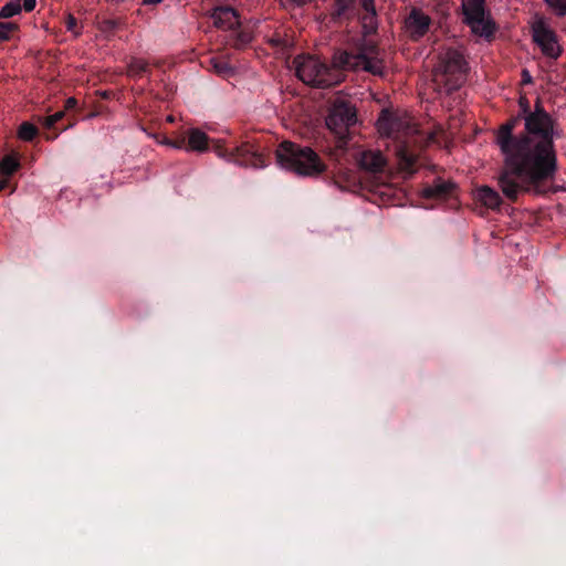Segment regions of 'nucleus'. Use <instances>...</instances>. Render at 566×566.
<instances>
[{"instance_id": "obj_37", "label": "nucleus", "mask_w": 566, "mask_h": 566, "mask_svg": "<svg viewBox=\"0 0 566 566\" xmlns=\"http://www.w3.org/2000/svg\"><path fill=\"white\" fill-rule=\"evenodd\" d=\"M143 1H144V3H146V4H156V3L161 2V0H143Z\"/></svg>"}, {"instance_id": "obj_5", "label": "nucleus", "mask_w": 566, "mask_h": 566, "mask_svg": "<svg viewBox=\"0 0 566 566\" xmlns=\"http://www.w3.org/2000/svg\"><path fill=\"white\" fill-rule=\"evenodd\" d=\"M296 75L305 84L313 86H331L342 81L340 75H333L318 59L314 56H298L294 60Z\"/></svg>"}, {"instance_id": "obj_8", "label": "nucleus", "mask_w": 566, "mask_h": 566, "mask_svg": "<svg viewBox=\"0 0 566 566\" xmlns=\"http://www.w3.org/2000/svg\"><path fill=\"white\" fill-rule=\"evenodd\" d=\"M355 123L356 111L346 102L335 104L326 118V126L339 139H344L347 136L348 128Z\"/></svg>"}, {"instance_id": "obj_9", "label": "nucleus", "mask_w": 566, "mask_h": 566, "mask_svg": "<svg viewBox=\"0 0 566 566\" xmlns=\"http://www.w3.org/2000/svg\"><path fill=\"white\" fill-rule=\"evenodd\" d=\"M431 19L419 9H411L405 20L406 32L413 39L423 36L429 30Z\"/></svg>"}, {"instance_id": "obj_7", "label": "nucleus", "mask_w": 566, "mask_h": 566, "mask_svg": "<svg viewBox=\"0 0 566 566\" xmlns=\"http://www.w3.org/2000/svg\"><path fill=\"white\" fill-rule=\"evenodd\" d=\"M531 27L533 39L541 48L543 54L551 59H557L560 56L563 49L547 20L544 17L536 14L532 19Z\"/></svg>"}, {"instance_id": "obj_27", "label": "nucleus", "mask_w": 566, "mask_h": 566, "mask_svg": "<svg viewBox=\"0 0 566 566\" xmlns=\"http://www.w3.org/2000/svg\"><path fill=\"white\" fill-rule=\"evenodd\" d=\"M251 41H252V33L247 30H242L237 34L235 45L243 46V45L250 43Z\"/></svg>"}, {"instance_id": "obj_1", "label": "nucleus", "mask_w": 566, "mask_h": 566, "mask_svg": "<svg viewBox=\"0 0 566 566\" xmlns=\"http://www.w3.org/2000/svg\"><path fill=\"white\" fill-rule=\"evenodd\" d=\"M518 118L503 125L496 140L504 156L505 170L499 178L505 197L515 199L539 182L553 178L556 171L554 127L549 115L542 108L525 116V134L512 137Z\"/></svg>"}, {"instance_id": "obj_16", "label": "nucleus", "mask_w": 566, "mask_h": 566, "mask_svg": "<svg viewBox=\"0 0 566 566\" xmlns=\"http://www.w3.org/2000/svg\"><path fill=\"white\" fill-rule=\"evenodd\" d=\"M394 115L384 111L377 120V129L381 135L391 136L394 134Z\"/></svg>"}, {"instance_id": "obj_25", "label": "nucleus", "mask_w": 566, "mask_h": 566, "mask_svg": "<svg viewBox=\"0 0 566 566\" xmlns=\"http://www.w3.org/2000/svg\"><path fill=\"white\" fill-rule=\"evenodd\" d=\"M147 67V63L144 60L135 59L129 64V72L133 75H137L144 72Z\"/></svg>"}, {"instance_id": "obj_39", "label": "nucleus", "mask_w": 566, "mask_h": 566, "mask_svg": "<svg viewBox=\"0 0 566 566\" xmlns=\"http://www.w3.org/2000/svg\"><path fill=\"white\" fill-rule=\"evenodd\" d=\"M293 1L298 3V4H302V3H305L307 0H293Z\"/></svg>"}, {"instance_id": "obj_30", "label": "nucleus", "mask_w": 566, "mask_h": 566, "mask_svg": "<svg viewBox=\"0 0 566 566\" xmlns=\"http://www.w3.org/2000/svg\"><path fill=\"white\" fill-rule=\"evenodd\" d=\"M532 82V76L527 70H524L522 72V83L523 84H530Z\"/></svg>"}, {"instance_id": "obj_17", "label": "nucleus", "mask_w": 566, "mask_h": 566, "mask_svg": "<svg viewBox=\"0 0 566 566\" xmlns=\"http://www.w3.org/2000/svg\"><path fill=\"white\" fill-rule=\"evenodd\" d=\"M394 120H396L392 124L394 134L399 133V132H406V133H415L416 132V129L412 128L411 118L409 116L394 115Z\"/></svg>"}, {"instance_id": "obj_6", "label": "nucleus", "mask_w": 566, "mask_h": 566, "mask_svg": "<svg viewBox=\"0 0 566 566\" xmlns=\"http://www.w3.org/2000/svg\"><path fill=\"white\" fill-rule=\"evenodd\" d=\"M464 21L471 32L480 38H490L495 25L484 7V0H462Z\"/></svg>"}, {"instance_id": "obj_34", "label": "nucleus", "mask_w": 566, "mask_h": 566, "mask_svg": "<svg viewBox=\"0 0 566 566\" xmlns=\"http://www.w3.org/2000/svg\"><path fill=\"white\" fill-rule=\"evenodd\" d=\"M520 105H521L523 112L526 113L527 112V101L525 97H521Z\"/></svg>"}, {"instance_id": "obj_26", "label": "nucleus", "mask_w": 566, "mask_h": 566, "mask_svg": "<svg viewBox=\"0 0 566 566\" xmlns=\"http://www.w3.org/2000/svg\"><path fill=\"white\" fill-rule=\"evenodd\" d=\"M15 25L11 22L0 21V41L8 40Z\"/></svg>"}, {"instance_id": "obj_18", "label": "nucleus", "mask_w": 566, "mask_h": 566, "mask_svg": "<svg viewBox=\"0 0 566 566\" xmlns=\"http://www.w3.org/2000/svg\"><path fill=\"white\" fill-rule=\"evenodd\" d=\"M210 63H211V67H212L213 72L218 75L229 76L233 72V70L229 65V63L219 57L211 59Z\"/></svg>"}, {"instance_id": "obj_20", "label": "nucleus", "mask_w": 566, "mask_h": 566, "mask_svg": "<svg viewBox=\"0 0 566 566\" xmlns=\"http://www.w3.org/2000/svg\"><path fill=\"white\" fill-rule=\"evenodd\" d=\"M19 168V161L13 156H6L0 161V171L6 176H11Z\"/></svg>"}, {"instance_id": "obj_32", "label": "nucleus", "mask_w": 566, "mask_h": 566, "mask_svg": "<svg viewBox=\"0 0 566 566\" xmlns=\"http://www.w3.org/2000/svg\"><path fill=\"white\" fill-rule=\"evenodd\" d=\"M76 104H77V101L74 97H69L65 102V108L71 109V108L75 107Z\"/></svg>"}, {"instance_id": "obj_36", "label": "nucleus", "mask_w": 566, "mask_h": 566, "mask_svg": "<svg viewBox=\"0 0 566 566\" xmlns=\"http://www.w3.org/2000/svg\"><path fill=\"white\" fill-rule=\"evenodd\" d=\"M163 144L168 145V146H171V147H174V148H180V146H179V145H177V144H175V143H171V142H170V140H168V139L164 140V142H163Z\"/></svg>"}, {"instance_id": "obj_21", "label": "nucleus", "mask_w": 566, "mask_h": 566, "mask_svg": "<svg viewBox=\"0 0 566 566\" xmlns=\"http://www.w3.org/2000/svg\"><path fill=\"white\" fill-rule=\"evenodd\" d=\"M21 12V4L18 0H12L2 7L0 18L8 19Z\"/></svg>"}, {"instance_id": "obj_29", "label": "nucleus", "mask_w": 566, "mask_h": 566, "mask_svg": "<svg viewBox=\"0 0 566 566\" xmlns=\"http://www.w3.org/2000/svg\"><path fill=\"white\" fill-rule=\"evenodd\" d=\"M25 11H32L35 7L36 0H18Z\"/></svg>"}, {"instance_id": "obj_31", "label": "nucleus", "mask_w": 566, "mask_h": 566, "mask_svg": "<svg viewBox=\"0 0 566 566\" xmlns=\"http://www.w3.org/2000/svg\"><path fill=\"white\" fill-rule=\"evenodd\" d=\"M363 27L368 31V32H371L374 31L375 29H371L370 28V19H368V13H366V15L363 18Z\"/></svg>"}, {"instance_id": "obj_38", "label": "nucleus", "mask_w": 566, "mask_h": 566, "mask_svg": "<svg viewBox=\"0 0 566 566\" xmlns=\"http://www.w3.org/2000/svg\"><path fill=\"white\" fill-rule=\"evenodd\" d=\"M7 182L0 180V191L6 187Z\"/></svg>"}, {"instance_id": "obj_15", "label": "nucleus", "mask_w": 566, "mask_h": 566, "mask_svg": "<svg viewBox=\"0 0 566 566\" xmlns=\"http://www.w3.org/2000/svg\"><path fill=\"white\" fill-rule=\"evenodd\" d=\"M453 184L447 181H437L432 186L423 190V196L427 198H442L450 192Z\"/></svg>"}, {"instance_id": "obj_19", "label": "nucleus", "mask_w": 566, "mask_h": 566, "mask_svg": "<svg viewBox=\"0 0 566 566\" xmlns=\"http://www.w3.org/2000/svg\"><path fill=\"white\" fill-rule=\"evenodd\" d=\"M399 166L402 170L409 171L416 160L415 155L408 153L405 147L398 150Z\"/></svg>"}, {"instance_id": "obj_2", "label": "nucleus", "mask_w": 566, "mask_h": 566, "mask_svg": "<svg viewBox=\"0 0 566 566\" xmlns=\"http://www.w3.org/2000/svg\"><path fill=\"white\" fill-rule=\"evenodd\" d=\"M335 69L363 70L384 76L389 70L388 55L374 44H365L359 53L338 52L333 57Z\"/></svg>"}, {"instance_id": "obj_11", "label": "nucleus", "mask_w": 566, "mask_h": 566, "mask_svg": "<svg viewBox=\"0 0 566 566\" xmlns=\"http://www.w3.org/2000/svg\"><path fill=\"white\" fill-rule=\"evenodd\" d=\"M358 161L360 167L369 172H379L387 164L386 158L379 150L363 151Z\"/></svg>"}, {"instance_id": "obj_4", "label": "nucleus", "mask_w": 566, "mask_h": 566, "mask_svg": "<svg viewBox=\"0 0 566 566\" xmlns=\"http://www.w3.org/2000/svg\"><path fill=\"white\" fill-rule=\"evenodd\" d=\"M465 71L467 63L463 55L457 50L448 49L440 53L439 62L433 71V81L437 85L452 91L461 85Z\"/></svg>"}, {"instance_id": "obj_23", "label": "nucleus", "mask_w": 566, "mask_h": 566, "mask_svg": "<svg viewBox=\"0 0 566 566\" xmlns=\"http://www.w3.org/2000/svg\"><path fill=\"white\" fill-rule=\"evenodd\" d=\"M361 7L368 13V19H370V28H376V12L374 7V0H361Z\"/></svg>"}, {"instance_id": "obj_28", "label": "nucleus", "mask_w": 566, "mask_h": 566, "mask_svg": "<svg viewBox=\"0 0 566 566\" xmlns=\"http://www.w3.org/2000/svg\"><path fill=\"white\" fill-rule=\"evenodd\" d=\"M65 113L62 111V112H57L51 116H48L43 119V125L46 127V128H51L54 126V124L62 119L64 117Z\"/></svg>"}, {"instance_id": "obj_22", "label": "nucleus", "mask_w": 566, "mask_h": 566, "mask_svg": "<svg viewBox=\"0 0 566 566\" xmlns=\"http://www.w3.org/2000/svg\"><path fill=\"white\" fill-rule=\"evenodd\" d=\"M38 133V129L34 125L25 122V123H22L20 128H19V137L22 139V140H32L34 138V136L36 135Z\"/></svg>"}, {"instance_id": "obj_12", "label": "nucleus", "mask_w": 566, "mask_h": 566, "mask_svg": "<svg viewBox=\"0 0 566 566\" xmlns=\"http://www.w3.org/2000/svg\"><path fill=\"white\" fill-rule=\"evenodd\" d=\"M475 198L491 209L497 208L501 205L500 195L488 186L475 189Z\"/></svg>"}, {"instance_id": "obj_33", "label": "nucleus", "mask_w": 566, "mask_h": 566, "mask_svg": "<svg viewBox=\"0 0 566 566\" xmlns=\"http://www.w3.org/2000/svg\"><path fill=\"white\" fill-rule=\"evenodd\" d=\"M347 2L349 3V2H352V0H338V6H339L338 13L339 14L342 13V11L345 10Z\"/></svg>"}, {"instance_id": "obj_10", "label": "nucleus", "mask_w": 566, "mask_h": 566, "mask_svg": "<svg viewBox=\"0 0 566 566\" xmlns=\"http://www.w3.org/2000/svg\"><path fill=\"white\" fill-rule=\"evenodd\" d=\"M211 17L214 24L224 30L233 29L240 24L237 11L229 7L217 8Z\"/></svg>"}, {"instance_id": "obj_14", "label": "nucleus", "mask_w": 566, "mask_h": 566, "mask_svg": "<svg viewBox=\"0 0 566 566\" xmlns=\"http://www.w3.org/2000/svg\"><path fill=\"white\" fill-rule=\"evenodd\" d=\"M235 151L237 156L243 159V165L251 166L254 168H260L264 166L261 156L253 151L251 147L244 146L241 148H237Z\"/></svg>"}, {"instance_id": "obj_13", "label": "nucleus", "mask_w": 566, "mask_h": 566, "mask_svg": "<svg viewBox=\"0 0 566 566\" xmlns=\"http://www.w3.org/2000/svg\"><path fill=\"white\" fill-rule=\"evenodd\" d=\"M188 150L205 151L208 149V136L198 128H191L188 133Z\"/></svg>"}, {"instance_id": "obj_35", "label": "nucleus", "mask_w": 566, "mask_h": 566, "mask_svg": "<svg viewBox=\"0 0 566 566\" xmlns=\"http://www.w3.org/2000/svg\"><path fill=\"white\" fill-rule=\"evenodd\" d=\"M74 24H75V19L70 15L69 19H67V27H69V29H72L74 27Z\"/></svg>"}, {"instance_id": "obj_3", "label": "nucleus", "mask_w": 566, "mask_h": 566, "mask_svg": "<svg viewBox=\"0 0 566 566\" xmlns=\"http://www.w3.org/2000/svg\"><path fill=\"white\" fill-rule=\"evenodd\" d=\"M279 165L297 175L313 176L324 170L317 155L308 147H298L292 143L284 142L276 150Z\"/></svg>"}, {"instance_id": "obj_24", "label": "nucleus", "mask_w": 566, "mask_h": 566, "mask_svg": "<svg viewBox=\"0 0 566 566\" xmlns=\"http://www.w3.org/2000/svg\"><path fill=\"white\" fill-rule=\"evenodd\" d=\"M547 6L557 14H566V0H545Z\"/></svg>"}]
</instances>
